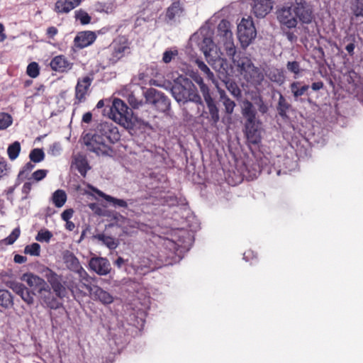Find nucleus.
Returning a JSON list of instances; mask_svg holds the SVG:
<instances>
[{"label":"nucleus","instance_id":"412c9836","mask_svg":"<svg viewBox=\"0 0 363 363\" xmlns=\"http://www.w3.org/2000/svg\"><path fill=\"white\" fill-rule=\"evenodd\" d=\"M252 12L257 18L265 17L272 9L273 0H254Z\"/></svg>","mask_w":363,"mask_h":363},{"label":"nucleus","instance_id":"aec40b11","mask_svg":"<svg viewBox=\"0 0 363 363\" xmlns=\"http://www.w3.org/2000/svg\"><path fill=\"white\" fill-rule=\"evenodd\" d=\"M11 288L28 305L31 306L34 303L35 294L32 292L28 288H27L23 284L13 282L11 284Z\"/></svg>","mask_w":363,"mask_h":363},{"label":"nucleus","instance_id":"3c124183","mask_svg":"<svg viewBox=\"0 0 363 363\" xmlns=\"http://www.w3.org/2000/svg\"><path fill=\"white\" fill-rule=\"evenodd\" d=\"M75 18L77 20H79L82 25H86L91 21V16L82 9L75 11Z\"/></svg>","mask_w":363,"mask_h":363},{"label":"nucleus","instance_id":"2eb2a0df","mask_svg":"<svg viewBox=\"0 0 363 363\" xmlns=\"http://www.w3.org/2000/svg\"><path fill=\"white\" fill-rule=\"evenodd\" d=\"M73 272L79 275V282L78 284L70 283L68 285V289L74 297L80 294L85 296L86 294L83 293V289H85L84 283L89 284V276L81 264Z\"/></svg>","mask_w":363,"mask_h":363},{"label":"nucleus","instance_id":"a18cd8bd","mask_svg":"<svg viewBox=\"0 0 363 363\" xmlns=\"http://www.w3.org/2000/svg\"><path fill=\"white\" fill-rule=\"evenodd\" d=\"M21 145L18 141H15L8 147L7 153L11 160H16L20 153Z\"/></svg>","mask_w":363,"mask_h":363},{"label":"nucleus","instance_id":"20e7f679","mask_svg":"<svg viewBox=\"0 0 363 363\" xmlns=\"http://www.w3.org/2000/svg\"><path fill=\"white\" fill-rule=\"evenodd\" d=\"M256 113L250 101H243L242 114L245 118L244 133L247 142L253 145H258L262 140L260 122L256 120Z\"/></svg>","mask_w":363,"mask_h":363},{"label":"nucleus","instance_id":"a19ab883","mask_svg":"<svg viewBox=\"0 0 363 363\" xmlns=\"http://www.w3.org/2000/svg\"><path fill=\"white\" fill-rule=\"evenodd\" d=\"M95 11L100 13H112L116 6L112 1L97 2L94 4Z\"/></svg>","mask_w":363,"mask_h":363},{"label":"nucleus","instance_id":"473e14b6","mask_svg":"<svg viewBox=\"0 0 363 363\" xmlns=\"http://www.w3.org/2000/svg\"><path fill=\"white\" fill-rule=\"evenodd\" d=\"M35 168V164L31 162H27L19 171L17 179L16 185H19L23 181L27 179L30 180L31 172Z\"/></svg>","mask_w":363,"mask_h":363},{"label":"nucleus","instance_id":"de8ad7c7","mask_svg":"<svg viewBox=\"0 0 363 363\" xmlns=\"http://www.w3.org/2000/svg\"><path fill=\"white\" fill-rule=\"evenodd\" d=\"M235 65L239 67L241 74H247V72L251 69V66H253L252 63L247 58L238 60Z\"/></svg>","mask_w":363,"mask_h":363},{"label":"nucleus","instance_id":"4be33fe9","mask_svg":"<svg viewBox=\"0 0 363 363\" xmlns=\"http://www.w3.org/2000/svg\"><path fill=\"white\" fill-rule=\"evenodd\" d=\"M21 280L25 281L30 288L37 290L38 293L41 288L43 289L48 285V283L44 279L32 272L24 273L21 276Z\"/></svg>","mask_w":363,"mask_h":363},{"label":"nucleus","instance_id":"7c9ffc66","mask_svg":"<svg viewBox=\"0 0 363 363\" xmlns=\"http://www.w3.org/2000/svg\"><path fill=\"white\" fill-rule=\"evenodd\" d=\"M245 77L252 84H261L264 80V74L257 67L251 66V69L245 74Z\"/></svg>","mask_w":363,"mask_h":363},{"label":"nucleus","instance_id":"bb28decb","mask_svg":"<svg viewBox=\"0 0 363 363\" xmlns=\"http://www.w3.org/2000/svg\"><path fill=\"white\" fill-rule=\"evenodd\" d=\"M220 82H218V83L220 84V86H225L235 98L238 99L242 96L240 89L236 82L230 78L229 75H227L226 79H220Z\"/></svg>","mask_w":363,"mask_h":363},{"label":"nucleus","instance_id":"6e6552de","mask_svg":"<svg viewBox=\"0 0 363 363\" xmlns=\"http://www.w3.org/2000/svg\"><path fill=\"white\" fill-rule=\"evenodd\" d=\"M180 242V240L179 242H177L172 239L160 237L158 241L160 245L158 258L161 264L172 265L179 259L177 252L179 247L181 246Z\"/></svg>","mask_w":363,"mask_h":363},{"label":"nucleus","instance_id":"e2e57ef3","mask_svg":"<svg viewBox=\"0 0 363 363\" xmlns=\"http://www.w3.org/2000/svg\"><path fill=\"white\" fill-rule=\"evenodd\" d=\"M258 106L259 111L262 113H266L268 111L267 106L264 103V101L261 96H259L256 102Z\"/></svg>","mask_w":363,"mask_h":363},{"label":"nucleus","instance_id":"5701e85b","mask_svg":"<svg viewBox=\"0 0 363 363\" xmlns=\"http://www.w3.org/2000/svg\"><path fill=\"white\" fill-rule=\"evenodd\" d=\"M96 38L95 33L89 30L79 32L74 38V45L78 48H86L92 44Z\"/></svg>","mask_w":363,"mask_h":363},{"label":"nucleus","instance_id":"6e6d98bb","mask_svg":"<svg viewBox=\"0 0 363 363\" xmlns=\"http://www.w3.org/2000/svg\"><path fill=\"white\" fill-rule=\"evenodd\" d=\"M178 55L177 49L167 50L163 53L162 61L167 64L169 63Z\"/></svg>","mask_w":363,"mask_h":363},{"label":"nucleus","instance_id":"6ab92c4d","mask_svg":"<svg viewBox=\"0 0 363 363\" xmlns=\"http://www.w3.org/2000/svg\"><path fill=\"white\" fill-rule=\"evenodd\" d=\"M93 81V77L90 76H85L79 78L75 87V99L78 103L85 101L86 95Z\"/></svg>","mask_w":363,"mask_h":363},{"label":"nucleus","instance_id":"4c0bfd02","mask_svg":"<svg viewBox=\"0 0 363 363\" xmlns=\"http://www.w3.org/2000/svg\"><path fill=\"white\" fill-rule=\"evenodd\" d=\"M63 260L66 267L72 272L80 265L79 259L72 252H67L64 255Z\"/></svg>","mask_w":363,"mask_h":363},{"label":"nucleus","instance_id":"39448f33","mask_svg":"<svg viewBox=\"0 0 363 363\" xmlns=\"http://www.w3.org/2000/svg\"><path fill=\"white\" fill-rule=\"evenodd\" d=\"M206 61L215 70L218 79H226L228 73V64L220 57L217 46L211 39L206 38Z\"/></svg>","mask_w":363,"mask_h":363},{"label":"nucleus","instance_id":"a211bd4d","mask_svg":"<svg viewBox=\"0 0 363 363\" xmlns=\"http://www.w3.org/2000/svg\"><path fill=\"white\" fill-rule=\"evenodd\" d=\"M89 268L99 275H107L111 270L109 261L104 257H91L89 262Z\"/></svg>","mask_w":363,"mask_h":363},{"label":"nucleus","instance_id":"37998d69","mask_svg":"<svg viewBox=\"0 0 363 363\" xmlns=\"http://www.w3.org/2000/svg\"><path fill=\"white\" fill-rule=\"evenodd\" d=\"M218 34L221 36L228 38L232 35L230 30V23L227 20L223 19L218 26Z\"/></svg>","mask_w":363,"mask_h":363},{"label":"nucleus","instance_id":"9b49d317","mask_svg":"<svg viewBox=\"0 0 363 363\" xmlns=\"http://www.w3.org/2000/svg\"><path fill=\"white\" fill-rule=\"evenodd\" d=\"M256 29L251 18H242L238 26V38L242 47H247L256 37Z\"/></svg>","mask_w":363,"mask_h":363},{"label":"nucleus","instance_id":"ddd939ff","mask_svg":"<svg viewBox=\"0 0 363 363\" xmlns=\"http://www.w3.org/2000/svg\"><path fill=\"white\" fill-rule=\"evenodd\" d=\"M38 294L43 304L50 309L56 310L62 306L60 298L56 296L48 284L43 289L41 288Z\"/></svg>","mask_w":363,"mask_h":363},{"label":"nucleus","instance_id":"393cba45","mask_svg":"<svg viewBox=\"0 0 363 363\" xmlns=\"http://www.w3.org/2000/svg\"><path fill=\"white\" fill-rule=\"evenodd\" d=\"M82 0H57L54 11L57 13H67L77 7Z\"/></svg>","mask_w":363,"mask_h":363},{"label":"nucleus","instance_id":"09e8293b","mask_svg":"<svg viewBox=\"0 0 363 363\" xmlns=\"http://www.w3.org/2000/svg\"><path fill=\"white\" fill-rule=\"evenodd\" d=\"M52 235V233L50 230L47 229H41L35 236V240L41 242H49Z\"/></svg>","mask_w":363,"mask_h":363},{"label":"nucleus","instance_id":"c756f323","mask_svg":"<svg viewBox=\"0 0 363 363\" xmlns=\"http://www.w3.org/2000/svg\"><path fill=\"white\" fill-rule=\"evenodd\" d=\"M93 238L101 242L103 245L106 246L110 250L116 249L119 245V241L118 239L112 236L107 235L104 233L96 234L93 235Z\"/></svg>","mask_w":363,"mask_h":363},{"label":"nucleus","instance_id":"0eeeda50","mask_svg":"<svg viewBox=\"0 0 363 363\" xmlns=\"http://www.w3.org/2000/svg\"><path fill=\"white\" fill-rule=\"evenodd\" d=\"M130 43L124 35L118 36L104 50V55L110 64L114 65L130 53Z\"/></svg>","mask_w":363,"mask_h":363},{"label":"nucleus","instance_id":"69168bd1","mask_svg":"<svg viewBox=\"0 0 363 363\" xmlns=\"http://www.w3.org/2000/svg\"><path fill=\"white\" fill-rule=\"evenodd\" d=\"M354 43H355V38H354V36H352L351 42L348 45H347L345 47V50H347V52H348V54L350 56L354 55V50L355 48Z\"/></svg>","mask_w":363,"mask_h":363},{"label":"nucleus","instance_id":"a878e982","mask_svg":"<svg viewBox=\"0 0 363 363\" xmlns=\"http://www.w3.org/2000/svg\"><path fill=\"white\" fill-rule=\"evenodd\" d=\"M140 91V89H138V91H136V90L131 91L128 87H124L120 91V93L127 97L128 101L133 108H138L143 104V99L137 96Z\"/></svg>","mask_w":363,"mask_h":363},{"label":"nucleus","instance_id":"864d4df0","mask_svg":"<svg viewBox=\"0 0 363 363\" xmlns=\"http://www.w3.org/2000/svg\"><path fill=\"white\" fill-rule=\"evenodd\" d=\"M27 74L32 77L35 78L39 74V65L37 62H31L27 67Z\"/></svg>","mask_w":363,"mask_h":363},{"label":"nucleus","instance_id":"79ce46f5","mask_svg":"<svg viewBox=\"0 0 363 363\" xmlns=\"http://www.w3.org/2000/svg\"><path fill=\"white\" fill-rule=\"evenodd\" d=\"M67 289L69 290L68 287L66 288L65 286V281H63V280L59 282L57 285L53 286L51 289L56 296L60 299H62L67 296Z\"/></svg>","mask_w":363,"mask_h":363},{"label":"nucleus","instance_id":"c9c22d12","mask_svg":"<svg viewBox=\"0 0 363 363\" xmlns=\"http://www.w3.org/2000/svg\"><path fill=\"white\" fill-rule=\"evenodd\" d=\"M291 105L286 101L281 93H279V97L277 106V111L279 115L284 118L287 117V112L291 109Z\"/></svg>","mask_w":363,"mask_h":363},{"label":"nucleus","instance_id":"b1692460","mask_svg":"<svg viewBox=\"0 0 363 363\" xmlns=\"http://www.w3.org/2000/svg\"><path fill=\"white\" fill-rule=\"evenodd\" d=\"M52 69L58 72H65L70 70L72 63L64 55H57L53 57L50 63Z\"/></svg>","mask_w":363,"mask_h":363},{"label":"nucleus","instance_id":"603ef678","mask_svg":"<svg viewBox=\"0 0 363 363\" xmlns=\"http://www.w3.org/2000/svg\"><path fill=\"white\" fill-rule=\"evenodd\" d=\"M12 123L11 116L5 113H0V130H4Z\"/></svg>","mask_w":363,"mask_h":363},{"label":"nucleus","instance_id":"7ed1b4c3","mask_svg":"<svg viewBox=\"0 0 363 363\" xmlns=\"http://www.w3.org/2000/svg\"><path fill=\"white\" fill-rule=\"evenodd\" d=\"M108 116L125 128L131 135L137 134L140 121L133 116V111L120 99H114L112 105L107 107Z\"/></svg>","mask_w":363,"mask_h":363},{"label":"nucleus","instance_id":"f257e3e1","mask_svg":"<svg viewBox=\"0 0 363 363\" xmlns=\"http://www.w3.org/2000/svg\"><path fill=\"white\" fill-rule=\"evenodd\" d=\"M118 128L112 122H101L95 128L94 133L84 137L87 150L97 155H109L113 150L111 145L120 140Z\"/></svg>","mask_w":363,"mask_h":363},{"label":"nucleus","instance_id":"bf43d9fd","mask_svg":"<svg viewBox=\"0 0 363 363\" xmlns=\"http://www.w3.org/2000/svg\"><path fill=\"white\" fill-rule=\"evenodd\" d=\"M62 150L61 145L59 143H54L50 147L48 154L52 156H57L60 154Z\"/></svg>","mask_w":363,"mask_h":363},{"label":"nucleus","instance_id":"0e129e2a","mask_svg":"<svg viewBox=\"0 0 363 363\" xmlns=\"http://www.w3.org/2000/svg\"><path fill=\"white\" fill-rule=\"evenodd\" d=\"M74 211L72 208H68L65 210L62 214L61 218L64 221L69 220V219L73 216Z\"/></svg>","mask_w":363,"mask_h":363},{"label":"nucleus","instance_id":"774afa93","mask_svg":"<svg viewBox=\"0 0 363 363\" xmlns=\"http://www.w3.org/2000/svg\"><path fill=\"white\" fill-rule=\"evenodd\" d=\"M57 29L55 26H50L47 29V35L49 38H53L57 34Z\"/></svg>","mask_w":363,"mask_h":363},{"label":"nucleus","instance_id":"4d7b16f0","mask_svg":"<svg viewBox=\"0 0 363 363\" xmlns=\"http://www.w3.org/2000/svg\"><path fill=\"white\" fill-rule=\"evenodd\" d=\"M286 68L290 72L296 75H298L301 70L300 63L297 61L288 62Z\"/></svg>","mask_w":363,"mask_h":363},{"label":"nucleus","instance_id":"680f3d73","mask_svg":"<svg viewBox=\"0 0 363 363\" xmlns=\"http://www.w3.org/2000/svg\"><path fill=\"white\" fill-rule=\"evenodd\" d=\"M284 35L286 37V38L291 42L294 43L297 41L298 37L294 33V32L291 31V30L289 29H284V30H282Z\"/></svg>","mask_w":363,"mask_h":363},{"label":"nucleus","instance_id":"58836bf2","mask_svg":"<svg viewBox=\"0 0 363 363\" xmlns=\"http://www.w3.org/2000/svg\"><path fill=\"white\" fill-rule=\"evenodd\" d=\"M51 199L57 208H61L67 201V194L64 190L57 189L52 194Z\"/></svg>","mask_w":363,"mask_h":363},{"label":"nucleus","instance_id":"49530a36","mask_svg":"<svg viewBox=\"0 0 363 363\" xmlns=\"http://www.w3.org/2000/svg\"><path fill=\"white\" fill-rule=\"evenodd\" d=\"M21 234L20 228H16L13 230L11 233L6 238L0 241V245H12L19 238Z\"/></svg>","mask_w":363,"mask_h":363},{"label":"nucleus","instance_id":"ea45409f","mask_svg":"<svg viewBox=\"0 0 363 363\" xmlns=\"http://www.w3.org/2000/svg\"><path fill=\"white\" fill-rule=\"evenodd\" d=\"M13 305V296L8 290L0 289V306L4 308H9Z\"/></svg>","mask_w":363,"mask_h":363},{"label":"nucleus","instance_id":"f704fd0d","mask_svg":"<svg viewBox=\"0 0 363 363\" xmlns=\"http://www.w3.org/2000/svg\"><path fill=\"white\" fill-rule=\"evenodd\" d=\"M183 12V8L179 1L173 2L167 9L166 16L169 21L175 20Z\"/></svg>","mask_w":363,"mask_h":363},{"label":"nucleus","instance_id":"423d86ee","mask_svg":"<svg viewBox=\"0 0 363 363\" xmlns=\"http://www.w3.org/2000/svg\"><path fill=\"white\" fill-rule=\"evenodd\" d=\"M186 53L198 65L199 69L204 72V62L201 60L202 55H204L203 26L191 36Z\"/></svg>","mask_w":363,"mask_h":363},{"label":"nucleus","instance_id":"2f4dec72","mask_svg":"<svg viewBox=\"0 0 363 363\" xmlns=\"http://www.w3.org/2000/svg\"><path fill=\"white\" fill-rule=\"evenodd\" d=\"M206 104L208 108L211 119L214 123L219 121L218 108L215 104L214 101L208 94V90L206 87Z\"/></svg>","mask_w":363,"mask_h":363},{"label":"nucleus","instance_id":"c03bdc74","mask_svg":"<svg viewBox=\"0 0 363 363\" xmlns=\"http://www.w3.org/2000/svg\"><path fill=\"white\" fill-rule=\"evenodd\" d=\"M30 162L38 163L44 160L45 153L42 149L34 148L29 153Z\"/></svg>","mask_w":363,"mask_h":363},{"label":"nucleus","instance_id":"4468645a","mask_svg":"<svg viewBox=\"0 0 363 363\" xmlns=\"http://www.w3.org/2000/svg\"><path fill=\"white\" fill-rule=\"evenodd\" d=\"M73 272L79 275V282L78 284L70 283L68 285V289L74 297L80 294L85 296L86 294L83 293V289H85L84 283L89 284V276L81 264Z\"/></svg>","mask_w":363,"mask_h":363},{"label":"nucleus","instance_id":"dca6fc26","mask_svg":"<svg viewBox=\"0 0 363 363\" xmlns=\"http://www.w3.org/2000/svg\"><path fill=\"white\" fill-rule=\"evenodd\" d=\"M206 77L211 79L216 87L220 95V99L223 101V104L225 106V112L228 114H231L233 112L235 103L227 96L225 90L221 88L218 81L214 79L213 72H211L210 69L206 65Z\"/></svg>","mask_w":363,"mask_h":363},{"label":"nucleus","instance_id":"f03ea898","mask_svg":"<svg viewBox=\"0 0 363 363\" xmlns=\"http://www.w3.org/2000/svg\"><path fill=\"white\" fill-rule=\"evenodd\" d=\"M171 93L179 104L194 102L198 106L197 113L201 116L203 115L204 106L201 96L198 94L196 87L189 78L183 76L177 77L171 88Z\"/></svg>","mask_w":363,"mask_h":363},{"label":"nucleus","instance_id":"72a5a7b5","mask_svg":"<svg viewBox=\"0 0 363 363\" xmlns=\"http://www.w3.org/2000/svg\"><path fill=\"white\" fill-rule=\"evenodd\" d=\"M72 167L77 169L79 173L84 177L86 176L87 171L90 169L86 159L83 156L75 157L72 163Z\"/></svg>","mask_w":363,"mask_h":363},{"label":"nucleus","instance_id":"f3484780","mask_svg":"<svg viewBox=\"0 0 363 363\" xmlns=\"http://www.w3.org/2000/svg\"><path fill=\"white\" fill-rule=\"evenodd\" d=\"M84 287L91 294L93 298L100 301L104 305L111 304L113 302V296L108 291L104 290L99 286H91L86 283H84Z\"/></svg>","mask_w":363,"mask_h":363},{"label":"nucleus","instance_id":"13d9d810","mask_svg":"<svg viewBox=\"0 0 363 363\" xmlns=\"http://www.w3.org/2000/svg\"><path fill=\"white\" fill-rule=\"evenodd\" d=\"M225 50L226 55L233 59L236 54V48L234 43L231 41H227L225 43Z\"/></svg>","mask_w":363,"mask_h":363},{"label":"nucleus","instance_id":"338daca9","mask_svg":"<svg viewBox=\"0 0 363 363\" xmlns=\"http://www.w3.org/2000/svg\"><path fill=\"white\" fill-rule=\"evenodd\" d=\"M194 80L199 85L200 89L203 94H204V82L201 77L197 74H194L192 76Z\"/></svg>","mask_w":363,"mask_h":363},{"label":"nucleus","instance_id":"c85d7f7f","mask_svg":"<svg viewBox=\"0 0 363 363\" xmlns=\"http://www.w3.org/2000/svg\"><path fill=\"white\" fill-rule=\"evenodd\" d=\"M42 273L47 280L46 282L51 289L53 287V286L57 285L59 284V282L63 280V277L62 274H57L55 272L48 267H45L43 269Z\"/></svg>","mask_w":363,"mask_h":363},{"label":"nucleus","instance_id":"cd10ccee","mask_svg":"<svg viewBox=\"0 0 363 363\" xmlns=\"http://www.w3.org/2000/svg\"><path fill=\"white\" fill-rule=\"evenodd\" d=\"M92 190L94 192H95L99 196L104 199L106 201L111 203L112 206L115 208L117 207H121V208H128V203L126 201L123 199H117L115 197H113L110 195L106 194L101 190L93 187Z\"/></svg>","mask_w":363,"mask_h":363},{"label":"nucleus","instance_id":"f8f14e48","mask_svg":"<svg viewBox=\"0 0 363 363\" xmlns=\"http://www.w3.org/2000/svg\"><path fill=\"white\" fill-rule=\"evenodd\" d=\"M298 21L302 24H309L314 19L313 11L311 5L305 0H295L294 4Z\"/></svg>","mask_w":363,"mask_h":363},{"label":"nucleus","instance_id":"1a4fd4ad","mask_svg":"<svg viewBox=\"0 0 363 363\" xmlns=\"http://www.w3.org/2000/svg\"><path fill=\"white\" fill-rule=\"evenodd\" d=\"M147 104H152L157 111L167 113L170 110V99L162 91L150 88L142 93Z\"/></svg>","mask_w":363,"mask_h":363},{"label":"nucleus","instance_id":"e433bc0d","mask_svg":"<svg viewBox=\"0 0 363 363\" xmlns=\"http://www.w3.org/2000/svg\"><path fill=\"white\" fill-rule=\"evenodd\" d=\"M302 82L299 81L293 82L289 87L294 97L296 99L305 94L309 89L308 85H301Z\"/></svg>","mask_w":363,"mask_h":363},{"label":"nucleus","instance_id":"8fccbe9b","mask_svg":"<svg viewBox=\"0 0 363 363\" xmlns=\"http://www.w3.org/2000/svg\"><path fill=\"white\" fill-rule=\"evenodd\" d=\"M24 253L31 256H39L40 253V245L37 242L28 245L24 248Z\"/></svg>","mask_w":363,"mask_h":363},{"label":"nucleus","instance_id":"9d476101","mask_svg":"<svg viewBox=\"0 0 363 363\" xmlns=\"http://www.w3.org/2000/svg\"><path fill=\"white\" fill-rule=\"evenodd\" d=\"M277 18L280 24L281 30L284 29L296 28L298 24V19L294 9V4L283 6L277 11Z\"/></svg>","mask_w":363,"mask_h":363},{"label":"nucleus","instance_id":"5fc2aeb1","mask_svg":"<svg viewBox=\"0 0 363 363\" xmlns=\"http://www.w3.org/2000/svg\"><path fill=\"white\" fill-rule=\"evenodd\" d=\"M48 172V171L46 169H38L32 173L30 180L33 181L34 183L38 182L46 177Z\"/></svg>","mask_w":363,"mask_h":363},{"label":"nucleus","instance_id":"052dcab7","mask_svg":"<svg viewBox=\"0 0 363 363\" xmlns=\"http://www.w3.org/2000/svg\"><path fill=\"white\" fill-rule=\"evenodd\" d=\"M34 184V182L31 180H28V182L24 183L22 187V193L25 195L23 197V199H26L28 198V195L29 194Z\"/></svg>","mask_w":363,"mask_h":363}]
</instances>
